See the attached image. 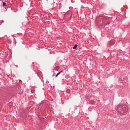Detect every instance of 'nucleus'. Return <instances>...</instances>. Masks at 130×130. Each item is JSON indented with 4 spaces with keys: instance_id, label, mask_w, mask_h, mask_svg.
I'll use <instances>...</instances> for the list:
<instances>
[{
    "instance_id": "obj_1",
    "label": "nucleus",
    "mask_w": 130,
    "mask_h": 130,
    "mask_svg": "<svg viewBox=\"0 0 130 130\" xmlns=\"http://www.w3.org/2000/svg\"><path fill=\"white\" fill-rule=\"evenodd\" d=\"M61 73H62V71H61L60 72H59V73H58L57 74V75L55 76V78L57 77L58 76H59V75H60V74H61Z\"/></svg>"
},
{
    "instance_id": "obj_2",
    "label": "nucleus",
    "mask_w": 130,
    "mask_h": 130,
    "mask_svg": "<svg viewBox=\"0 0 130 130\" xmlns=\"http://www.w3.org/2000/svg\"><path fill=\"white\" fill-rule=\"evenodd\" d=\"M77 47H78V45L76 44L73 47V49H77Z\"/></svg>"
},
{
    "instance_id": "obj_3",
    "label": "nucleus",
    "mask_w": 130,
    "mask_h": 130,
    "mask_svg": "<svg viewBox=\"0 0 130 130\" xmlns=\"http://www.w3.org/2000/svg\"><path fill=\"white\" fill-rule=\"evenodd\" d=\"M3 6H4V7H5V6H7L6 3L3 2Z\"/></svg>"
},
{
    "instance_id": "obj_4",
    "label": "nucleus",
    "mask_w": 130,
    "mask_h": 130,
    "mask_svg": "<svg viewBox=\"0 0 130 130\" xmlns=\"http://www.w3.org/2000/svg\"><path fill=\"white\" fill-rule=\"evenodd\" d=\"M9 104H10V105H12V103H10Z\"/></svg>"
}]
</instances>
